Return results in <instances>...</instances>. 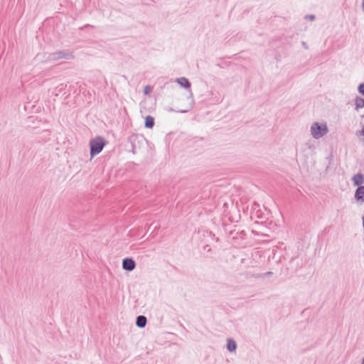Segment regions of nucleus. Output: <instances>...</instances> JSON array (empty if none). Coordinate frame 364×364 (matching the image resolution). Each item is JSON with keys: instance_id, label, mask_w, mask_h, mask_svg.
Returning <instances> with one entry per match:
<instances>
[{"instance_id": "f257e3e1", "label": "nucleus", "mask_w": 364, "mask_h": 364, "mask_svg": "<svg viewBox=\"0 0 364 364\" xmlns=\"http://www.w3.org/2000/svg\"><path fill=\"white\" fill-rule=\"evenodd\" d=\"M105 144L106 141L102 136H97L95 139H91L90 141L91 156L92 157L100 154L102 151Z\"/></svg>"}, {"instance_id": "f03ea898", "label": "nucleus", "mask_w": 364, "mask_h": 364, "mask_svg": "<svg viewBox=\"0 0 364 364\" xmlns=\"http://www.w3.org/2000/svg\"><path fill=\"white\" fill-rule=\"evenodd\" d=\"M328 132L326 124H320L314 122L311 126V133L312 136L318 139L326 135Z\"/></svg>"}, {"instance_id": "7ed1b4c3", "label": "nucleus", "mask_w": 364, "mask_h": 364, "mask_svg": "<svg viewBox=\"0 0 364 364\" xmlns=\"http://www.w3.org/2000/svg\"><path fill=\"white\" fill-rule=\"evenodd\" d=\"M75 58L73 52L69 50H58L52 53H49L47 60L56 61L61 59L73 60Z\"/></svg>"}, {"instance_id": "20e7f679", "label": "nucleus", "mask_w": 364, "mask_h": 364, "mask_svg": "<svg viewBox=\"0 0 364 364\" xmlns=\"http://www.w3.org/2000/svg\"><path fill=\"white\" fill-rule=\"evenodd\" d=\"M136 267L135 261L131 257H126L122 260V268L126 270L131 272Z\"/></svg>"}, {"instance_id": "39448f33", "label": "nucleus", "mask_w": 364, "mask_h": 364, "mask_svg": "<svg viewBox=\"0 0 364 364\" xmlns=\"http://www.w3.org/2000/svg\"><path fill=\"white\" fill-rule=\"evenodd\" d=\"M355 198L358 202L364 203V186H358L355 190Z\"/></svg>"}, {"instance_id": "423d86ee", "label": "nucleus", "mask_w": 364, "mask_h": 364, "mask_svg": "<svg viewBox=\"0 0 364 364\" xmlns=\"http://www.w3.org/2000/svg\"><path fill=\"white\" fill-rule=\"evenodd\" d=\"M352 181L355 186H361V185L364 183V175L363 173H358L353 176Z\"/></svg>"}, {"instance_id": "0eeeda50", "label": "nucleus", "mask_w": 364, "mask_h": 364, "mask_svg": "<svg viewBox=\"0 0 364 364\" xmlns=\"http://www.w3.org/2000/svg\"><path fill=\"white\" fill-rule=\"evenodd\" d=\"M176 82L180 85L181 87L189 89L191 86L190 81L185 77H178L176 79Z\"/></svg>"}, {"instance_id": "6e6552de", "label": "nucleus", "mask_w": 364, "mask_h": 364, "mask_svg": "<svg viewBox=\"0 0 364 364\" xmlns=\"http://www.w3.org/2000/svg\"><path fill=\"white\" fill-rule=\"evenodd\" d=\"M147 323V318L145 316L140 315L136 317V325L139 328H144Z\"/></svg>"}, {"instance_id": "1a4fd4ad", "label": "nucleus", "mask_w": 364, "mask_h": 364, "mask_svg": "<svg viewBox=\"0 0 364 364\" xmlns=\"http://www.w3.org/2000/svg\"><path fill=\"white\" fill-rule=\"evenodd\" d=\"M237 348V343L235 340L232 338L228 339L227 342V349L230 352H234Z\"/></svg>"}, {"instance_id": "9d476101", "label": "nucleus", "mask_w": 364, "mask_h": 364, "mask_svg": "<svg viewBox=\"0 0 364 364\" xmlns=\"http://www.w3.org/2000/svg\"><path fill=\"white\" fill-rule=\"evenodd\" d=\"M355 109L356 110H358V109L360 108H363L364 107V99L360 97H358L357 96L355 99Z\"/></svg>"}, {"instance_id": "9b49d317", "label": "nucleus", "mask_w": 364, "mask_h": 364, "mask_svg": "<svg viewBox=\"0 0 364 364\" xmlns=\"http://www.w3.org/2000/svg\"><path fill=\"white\" fill-rule=\"evenodd\" d=\"M154 126V118L150 115L145 118V127L149 129L153 128Z\"/></svg>"}, {"instance_id": "f8f14e48", "label": "nucleus", "mask_w": 364, "mask_h": 364, "mask_svg": "<svg viewBox=\"0 0 364 364\" xmlns=\"http://www.w3.org/2000/svg\"><path fill=\"white\" fill-rule=\"evenodd\" d=\"M273 275V272H267L265 273H261V274H257L255 275V277L256 278H264V277H271Z\"/></svg>"}, {"instance_id": "ddd939ff", "label": "nucleus", "mask_w": 364, "mask_h": 364, "mask_svg": "<svg viewBox=\"0 0 364 364\" xmlns=\"http://www.w3.org/2000/svg\"><path fill=\"white\" fill-rule=\"evenodd\" d=\"M166 109L169 112H177L179 113H186L188 111V109H181V110L176 111L174 109H173L171 107H167Z\"/></svg>"}, {"instance_id": "4468645a", "label": "nucleus", "mask_w": 364, "mask_h": 364, "mask_svg": "<svg viewBox=\"0 0 364 364\" xmlns=\"http://www.w3.org/2000/svg\"><path fill=\"white\" fill-rule=\"evenodd\" d=\"M358 92L364 96V82L360 83L358 87Z\"/></svg>"}, {"instance_id": "2eb2a0df", "label": "nucleus", "mask_w": 364, "mask_h": 364, "mask_svg": "<svg viewBox=\"0 0 364 364\" xmlns=\"http://www.w3.org/2000/svg\"><path fill=\"white\" fill-rule=\"evenodd\" d=\"M151 87L149 86H146L144 90V93L147 95L151 92Z\"/></svg>"}, {"instance_id": "dca6fc26", "label": "nucleus", "mask_w": 364, "mask_h": 364, "mask_svg": "<svg viewBox=\"0 0 364 364\" xmlns=\"http://www.w3.org/2000/svg\"><path fill=\"white\" fill-rule=\"evenodd\" d=\"M63 89H64V85L63 84H61L58 87H56V90L58 92H61L63 90Z\"/></svg>"}, {"instance_id": "f3484780", "label": "nucleus", "mask_w": 364, "mask_h": 364, "mask_svg": "<svg viewBox=\"0 0 364 364\" xmlns=\"http://www.w3.org/2000/svg\"><path fill=\"white\" fill-rule=\"evenodd\" d=\"M306 18H309L311 20H314L315 19V16L314 15H307L306 16Z\"/></svg>"}, {"instance_id": "a211bd4d", "label": "nucleus", "mask_w": 364, "mask_h": 364, "mask_svg": "<svg viewBox=\"0 0 364 364\" xmlns=\"http://www.w3.org/2000/svg\"><path fill=\"white\" fill-rule=\"evenodd\" d=\"M204 250H207V251H210V246H209V245H205V246L204 247Z\"/></svg>"}, {"instance_id": "6ab92c4d", "label": "nucleus", "mask_w": 364, "mask_h": 364, "mask_svg": "<svg viewBox=\"0 0 364 364\" xmlns=\"http://www.w3.org/2000/svg\"><path fill=\"white\" fill-rule=\"evenodd\" d=\"M302 45L304 46V47L305 48H308V46H307V45H306V43L305 42H302Z\"/></svg>"}, {"instance_id": "aec40b11", "label": "nucleus", "mask_w": 364, "mask_h": 364, "mask_svg": "<svg viewBox=\"0 0 364 364\" xmlns=\"http://www.w3.org/2000/svg\"><path fill=\"white\" fill-rule=\"evenodd\" d=\"M362 10H363V11L364 12V0H363V4H362Z\"/></svg>"}, {"instance_id": "412c9836", "label": "nucleus", "mask_w": 364, "mask_h": 364, "mask_svg": "<svg viewBox=\"0 0 364 364\" xmlns=\"http://www.w3.org/2000/svg\"><path fill=\"white\" fill-rule=\"evenodd\" d=\"M362 221H363V228H364V215L362 218Z\"/></svg>"}, {"instance_id": "4be33fe9", "label": "nucleus", "mask_w": 364, "mask_h": 364, "mask_svg": "<svg viewBox=\"0 0 364 364\" xmlns=\"http://www.w3.org/2000/svg\"><path fill=\"white\" fill-rule=\"evenodd\" d=\"M192 96H193V93H192L191 92H190V96H189V97H192Z\"/></svg>"}, {"instance_id": "5701e85b", "label": "nucleus", "mask_w": 364, "mask_h": 364, "mask_svg": "<svg viewBox=\"0 0 364 364\" xmlns=\"http://www.w3.org/2000/svg\"><path fill=\"white\" fill-rule=\"evenodd\" d=\"M362 364H364V357L363 358V360H362Z\"/></svg>"}]
</instances>
